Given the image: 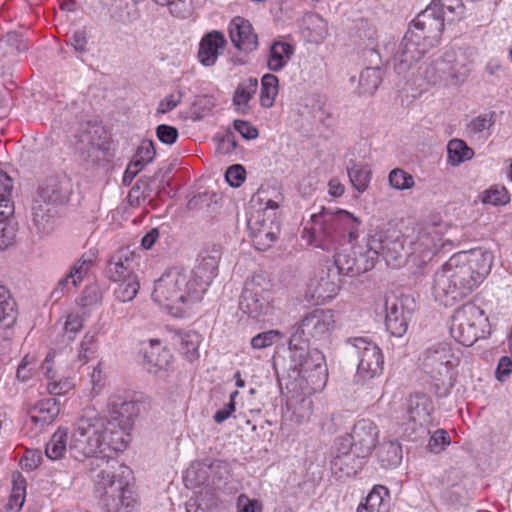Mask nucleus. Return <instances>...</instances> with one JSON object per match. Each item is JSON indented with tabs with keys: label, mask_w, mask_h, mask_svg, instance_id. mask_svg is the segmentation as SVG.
Returning <instances> with one entry per match:
<instances>
[{
	"label": "nucleus",
	"mask_w": 512,
	"mask_h": 512,
	"mask_svg": "<svg viewBox=\"0 0 512 512\" xmlns=\"http://www.w3.org/2000/svg\"><path fill=\"white\" fill-rule=\"evenodd\" d=\"M492 259L490 252L480 249L451 256L434 274L435 300L448 307L470 295L489 274Z\"/></svg>",
	"instance_id": "f257e3e1"
},
{
	"label": "nucleus",
	"mask_w": 512,
	"mask_h": 512,
	"mask_svg": "<svg viewBox=\"0 0 512 512\" xmlns=\"http://www.w3.org/2000/svg\"><path fill=\"white\" fill-rule=\"evenodd\" d=\"M413 23V28L405 33L393 55L394 69L398 74L409 71L437 45L444 29V19L431 7L418 14Z\"/></svg>",
	"instance_id": "f03ea898"
},
{
	"label": "nucleus",
	"mask_w": 512,
	"mask_h": 512,
	"mask_svg": "<svg viewBox=\"0 0 512 512\" xmlns=\"http://www.w3.org/2000/svg\"><path fill=\"white\" fill-rule=\"evenodd\" d=\"M101 463H97L100 470L92 475L101 506L106 512H132L136 499L125 479L129 468L118 460H102Z\"/></svg>",
	"instance_id": "7ed1b4c3"
},
{
	"label": "nucleus",
	"mask_w": 512,
	"mask_h": 512,
	"mask_svg": "<svg viewBox=\"0 0 512 512\" xmlns=\"http://www.w3.org/2000/svg\"><path fill=\"white\" fill-rule=\"evenodd\" d=\"M311 221L313 242L325 251L336 249L346 239L348 242L356 240L362 224L358 217L347 210L324 207L311 215Z\"/></svg>",
	"instance_id": "20e7f679"
},
{
	"label": "nucleus",
	"mask_w": 512,
	"mask_h": 512,
	"mask_svg": "<svg viewBox=\"0 0 512 512\" xmlns=\"http://www.w3.org/2000/svg\"><path fill=\"white\" fill-rule=\"evenodd\" d=\"M106 437L104 419L98 416L81 418L77 421L70 437L69 451L76 460L94 457L91 462V472L96 474L100 468L97 463L101 461L116 460L106 453Z\"/></svg>",
	"instance_id": "39448f33"
},
{
	"label": "nucleus",
	"mask_w": 512,
	"mask_h": 512,
	"mask_svg": "<svg viewBox=\"0 0 512 512\" xmlns=\"http://www.w3.org/2000/svg\"><path fill=\"white\" fill-rule=\"evenodd\" d=\"M152 299L176 317L182 316L186 307L198 302L193 298L187 270L182 268L169 269L155 281Z\"/></svg>",
	"instance_id": "423d86ee"
},
{
	"label": "nucleus",
	"mask_w": 512,
	"mask_h": 512,
	"mask_svg": "<svg viewBox=\"0 0 512 512\" xmlns=\"http://www.w3.org/2000/svg\"><path fill=\"white\" fill-rule=\"evenodd\" d=\"M459 359L450 344L439 342L429 346L422 355L421 368L439 389L440 385L451 386L452 370L458 365Z\"/></svg>",
	"instance_id": "0eeeda50"
},
{
	"label": "nucleus",
	"mask_w": 512,
	"mask_h": 512,
	"mask_svg": "<svg viewBox=\"0 0 512 512\" xmlns=\"http://www.w3.org/2000/svg\"><path fill=\"white\" fill-rule=\"evenodd\" d=\"M488 319L484 311L473 303L457 309L452 318L451 334L464 346L473 345L484 334Z\"/></svg>",
	"instance_id": "6e6552de"
},
{
	"label": "nucleus",
	"mask_w": 512,
	"mask_h": 512,
	"mask_svg": "<svg viewBox=\"0 0 512 512\" xmlns=\"http://www.w3.org/2000/svg\"><path fill=\"white\" fill-rule=\"evenodd\" d=\"M335 328L333 311L329 309H315L307 313L301 321L291 328L290 339L295 343H308L309 339L325 340Z\"/></svg>",
	"instance_id": "1a4fd4ad"
},
{
	"label": "nucleus",
	"mask_w": 512,
	"mask_h": 512,
	"mask_svg": "<svg viewBox=\"0 0 512 512\" xmlns=\"http://www.w3.org/2000/svg\"><path fill=\"white\" fill-rule=\"evenodd\" d=\"M290 362L299 376L310 379L313 384L324 382L327 377L325 357L318 349H309L308 343H295L289 340Z\"/></svg>",
	"instance_id": "9d476101"
},
{
	"label": "nucleus",
	"mask_w": 512,
	"mask_h": 512,
	"mask_svg": "<svg viewBox=\"0 0 512 512\" xmlns=\"http://www.w3.org/2000/svg\"><path fill=\"white\" fill-rule=\"evenodd\" d=\"M371 245L392 268L401 267L411 258L407 235L394 229L375 231L371 234Z\"/></svg>",
	"instance_id": "9b49d317"
},
{
	"label": "nucleus",
	"mask_w": 512,
	"mask_h": 512,
	"mask_svg": "<svg viewBox=\"0 0 512 512\" xmlns=\"http://www.w3.org/2000/svg\"><path fill=\"white\" fill-rule=\"evenodd\" d=\"M358 357L355 381L365 384L367 381L381 375L383 371V354L381 349L366 338L357 337L348 341Z\"/></svg>",
	"instance_id": "f8f14e48"
},
{
	"label": "nucleus",
	"mask_w": 512,
	"mask_h": 512,
	"mask_svg": "<svg viewBox=\"0 0 512 512\" xmlns=\"http://www.w3.org/2000/svg\"><path fill=\"white\" fill-rule=\"evenodd\" d=\"M75 138V151L83 161L94 164L105 157L109 147L100 125L91 122L81 125Z\"/></svg>",
	"instance_id": "ddd939ff"
},
{
	"label": "nucleus",
	"mask_w": 512,
	"mask_h": 512,
	"mask_svg": "<svg viewBox=\"0 0 512 512\" xmlns=\"http://www.w3.org/2000/svg\"><path fill=\"white\" fill-rule=\"evenodd\" d=\"M262 280L260 277H254L246 281L240 297V310L252 318L270 315L274 310L272 294L261 285Z\"/></svg>",
	"instance_id": "4468645a"
},
{
	"label": "nucleus",
	"mask_w": 512,
	"mask_h": 512,
	"mask_svg": "<svg viewBox=\"0 0 512 512\" xmlns=\"http://www.w3.org/2000/svg\"><path fill=\"white\" fill-rule=\"evenodd\" d=\"M411 258L416 265L426 263L442 246V236L434 225L413 229L407 234Z\"/></svg>",
	"instance_id": "2eb2a0df"
},
{
	"label": "nucleus",
	"mask_w": 512,
	"mask_h": 512,
	"mask_svg": "<svg viewBox=\"0 0 512 512\" xmlns=\"http://www.w3.org/2000/svg\"><path fill=\"white\" fill-rule=\"evenodd\" d=\"M379 438V429L370 419L358 420L351 433L339 439L340 445L349 448L358 458L370 456L376 447Z\"/></svg>",
	"instance_id": "dca6fc26"
},
{
	"label": "nucleus",
	"mask_w": 512,
	"mask_h": 512,
	"mask_svg": "<svg viewBox=\"0 0 512 512\" xmlns=\"http://www.w3.org/2000/svg\"><path fill=\"white\" fill-rule=\"evenodd\" d=\"M219 258L216 255L203 256L191 271L189 275V286L193 292V298L199 301L202 295L217 275Z\"/></svg>",
	"instance_id": "f3484780"
},
{
	"label": "nucleus",
	"mask_w": 512,
	"mask_h": 512,
	"mask_svg": "<svg viewBox=\"0 0 512 512\" xmlns=\"http://www.w3.org/2000/svg\"><path fill=\"white\" fill-rule=\"evenodd\" d=\"M219 258L216 255L203 256L191 271L189 275V286L193 292V298L199 301L202 295L217 275Z\"/></svg>",
	"instance_id": "a211bd4d"
},
{
	"label": "nucleus",
	"mask_w": 512,
	"mask_h": 512,
	"mask_svg": "<svg viewBox=\"0 0 512 512\" xmlns=\"http://www.w3.org/2000/svg\"><path fill=\"white\" fill-rule=\"evenodd\" d=\"M408 301V298L386 299L385 325L392 336L402 337L407 332L411 318V311L405 305Z\"/></svg>",
	"instance_id": "6ab92c4d"
},
{
	"label": "nucleus",
	"mask_w": 512,
	"mask_h": 512,
	"mask_svg": "<svg viewBox=\"0 0 512 512\" xmlns=\"http://www.w3.org/2000/svg\"><path fill=\"white\" fill-rule=\"evenodd\" d=\"M108 405L110 407L111 420L129 424L131 427H133V422L141 411L140 402L133 400L124 391L113 393L109 398Z\"/></svg>",
	"instance_id": "aec40b11"
},
{
	"label": "nucleus",
	"mask_w": 512,
	"mask_h": 512,
	"mask_svg": "<svg viewBox=\"0 0 512 512\" xmlns=\"http://www.w3.org/2000/svg\"><path fill=\"white\" fill-rule=\"evenodd\" d=\"M228 32L232 44L238 50L250 53L257 49L258 37L248 20L242 17L233 18L229 23Z\"/></svg>",
	"instance_id": "412c9836"
},
{
	"label": "nucleus",
	"mask_w": 512,
	"mask_h": 512,
	"mask_svg": "<svg viewBox=\"0 0 512 512\" xmlns=\"http://www.w3.org/2000/svg\"><path fill=\"white\" fill-rule=\"evenodd\" d=\"M226 45L227 40L222 32L212 30L206 33L199 42L198 61L205 67L215 65Z\"/></svg>",
	"instance_id": "4be33fe9"
},
{
	"label": "nucleus",
	"mask_w": 512,
	"mask_h": 512,
	"mask_svg": "<svg viewBox=\"0 0 512 512\" xmlns=\"http://www.w3.org/2000/svg\"><path fill=\"white\" fill-rule=\"evenodd\" d=\"M105 437H106V453L113 454L124 451L130 441V431L132 429L129 424L119 423L115 420L106 421L104 419Z\"/></svg>",
	"instance_id": "5701e85b"
},
{
	"label": "nucleus",
	"mask_w": 512,
	"mask_h": 512,
	"mask_svg": "<svg viewBox=\"0 0 512 512\" xmlns=\"http://www.w3.org/2000/svg\"><path fill=\"white\" fill-rule=\"evenodd\" d=\"M106 275L113 282L137 276L135 274V258L128 250H120L114 254L107 265Z\"/></svg>",
	"instance_id": "b1692460"
},
{
	"label": "nucleus",
	"mask_w": 512,
	"mask_h": 512,
	"mask_svg": "<svg viewBox=\"0 0 512 512\" xmlns=\"http://www.w3.org/2000/svg\"><path fill=\"white\" fill-rule=\"evenodd\" d=\"M107 10L112 20L131 24L135 22L140 14L134 0H97Z\"/></svg>",
	"instance_id": "393cba45"
},
{
	"label": "nucleus",
	"mask_w": 512,
	"mask_h": 512,
	"mask_svg": "<svg viewBox=\"0 0 512 512\" xmlns=\"http://www.w3.org/2000/svg\"><path fill=\"white\" fill-rule=\"evenodd\" d=\"M261 212L257 211L256 214L248 219V228L251 231L253 242L258 250H265L269 248L276 240L277 233L273 231L271 225H268L265 219L261 218ZM272 224V221H270Z\"/></svg>",
	"instance_id": "a878e982"
},
{
	"label": "nucleus",
	"mask_w": 512,
	"mask_h": 512,
	"mask_svg": "<svg viewBox=\"0 0 512 512\" xmlns=\"http://www.w3.org/2000/svg\"><path fill=\"white\" fill-rule=\"evenodd\" d=\"M361 458L338 442L337 454L331 461V470L338 478L350 477L361 467Z\"/></svg>",
	"instance_id": "bb28decb"
},
{
	"label": "nucleus",
	"mask_w": 512,
	"mask_h": 512,
	"mask_svg": "<svg viewBox=\"0 0 512 512\" xmlns=\"http://www.w3.org/2000/svg\"><path fill=\"white\" fill-rule=\"evenodd\" d=\"M56 204L40 199L35 195L32 202V221L40 234H48L52 230Z\"/></svg>",
	"instance_id": "cd10ccee"
},
{
	"label": "nucleus",
	"mask_w": 512,
	"mask_h": 512,
	"mask_svg": "<svg viewBox=\"0 0 512 512\" xmlns=\"http://www.w3.org/2000/svg\"><path fill=\"white\" fill-rule=\"evenodd\" d=\"M68 181L64 176H52L45 179L38 187L36 195L40 199L58 204L62 202L68 191Z\"/></svg>",
	"instance_id": "c85d7f7f"
},
{
	"label": "nucleus",
	"mask_w": 512,
	"mask_h": 512,
	"mask_svg": "<svg viewBox=\"0 0 512 512\" xmlns=\"http://www.w3.org/2000/svg\"><path fill=\"white\" fill-rule=\"evenodd\" d=\"M302 34L308 42L320 44L328 35V24L318 14H306L303 17Z\"/></svg>",
	"instance_id": "c756f323"
},
{
	"label": "nucleus",
	"mask_w": 512,
	"mask_h": 512,
	"mask_svg": "<svg viewBox=\"0 0 512 512\" xmlns=\"http://www.w3.org/2000/svg\"><path fill=\"white\" fill-rule=\"evenodd\" d=\"M92 265L91 259L81 258L71 269L70 273L62 278L57 287L53 290L52 296L58 299L64 290H69V285L72 288H76L82 281L83 277L87 274L89 268Z\"/></svg>",
	"instance_id": "7c9ffc66"
},
{
	"label": "nucleus",
	"mask_w": 512,
	"mask_h": 512,
	"mask_svg": "<svg viewBox=\"0 0 512 512\" xmlns=\"http://www.w3.org/2000/svg\"><path fill=\"white\" fill-rule=\"evenodd\" d=\"M455 61V52L447 51L441 58L435 60L423 71L424 78L433 84L438 82L446 81L450 82L448 64Z\"/></svg>",
	"instance_id": "2f4dec72"
},
{
	"label": "nucleus",
	"mask_w": 512,
	"mask_h": 512,
	"mask_svg": "<svg viewBox=\"0 0 512 512\" xmlns=\"http://www.w3.org/2000/svg\"><path fill=\"white\" fill-rule=\"evenodd\" d=\"M294 54V48L287 42L275 41L268 55L267 66L269 70L278 72L290 61Z\"/></svg>",
	"instance_id": "473e14b6"
},
{
	"label": "nucleus",
	"mask_w": 512,
	"mask_h": 512,
	"mask_svg": "<svg viewBox=\"0 0 512 512\" xmlns=\"http://www.w3.org/2000/svg\"><path fill=\"white\" fill-rule=\"evenodd\" d=\"M432 409L431 400L424 394H415L409 399L407 411L410 420L415 423L422 425L428 422Z\"/></svg>",
	"instance_id": "72a5a7b5"
},
{
	"label": "nucleus",
	"mask_w": 512,
	"mask_h": 512,
	"mask_svg": "<svg viewBox=\"0 0 512 512\" xmlns=\"http://www.w3.org/2000/svg\"><path fill=\"white\" fill-rule=\"evenodd\" d=\"M378 462L382 468H395L402 460V448L397 441L385 440L377 449Z\"/></svg>",
	"instance_id": "f704fd0d"
},
{
	"label": "nucleus",
	"mask_w": 512,
	"mask_h": 512,
	"mask_svg": "<svg viewBox=\"0 0 512 512\" xmlns=\"http://www.w3.org/2000/svg\"><path fill=\"white\" fill-rule=\"evenodd\" d=\"M60 412L59 404L55 398L39 401L30 411L31 420L40 425L51 423Z\"/></svg>",
	"instance_id": "c9c22d12"
},
{
	"label": "nucleus",
	"mask_w": 512,
	"mask_h": 512,
	"mask_svg": "<svg viewBox=\"0 0 512 512\" xmlns=\"http://www.w3.org/2000/svg\"><path fill=\"white\" fill-rule=\"evenodd\" d=\"M389 491L382 485L375 486L368 494L366 502L360 505L357 512H388Z\"/></svg>",
	"instance_id": "e433bc0d"
},
{
	"label": "nucleus",
	"mask_w": 512,
	"mask_h": 512,
	"mask_svg": "<svg viewBox=\"0 0 512 512\" xmlns=\"http://www.w3.org/2000/svg\"><path fill=\"white\" fill-rule=\"evenodd\" d=\"M99 349L98 332L88 331L83 336L75 357V362L79 366L87 364L90 360L95 358Z\"/></svg>",
	"instance_id": "4c0bfd02"
},
{
	"label": "nucleus",
	"mask_w": 512,
	"mask_h": 512,
	"mask_svg": "<svg viewBox=\"0 0 512 512\" xmlns=\"http://www.w3.org/2000/svg\"><path fill=\"white\" fill-rule=\"evenodd\" d=\"M356 253V267H354V276L371 270L378 260V250L371 245V235L368 238L366 248H358Z\"/></svg>",
	"instance_id": "58836bf2"
},
{
	"label": "nucleus",
	"mask_w": 512,
	"mask_h": 512,
	"mask_svg": "<svg viewBox=\"0 0 512 512\" xmlns=\"http://www.w3.org/2000/svg\"><path fill=\"white\" fill-rule=\"evenodd\" d=\"M347 172L352 186L360 193L367 190L371 181V170L362 163L351 161L347 166Z\"/></svg>",
	"instance_id": "ea45409f"
},
{
	"label": "nucleus",
	"mask_w": 512,
	"mask_h": 512,
	"mask_svg": "<svg viewBox=\"0 0 512 512\" xmlns=\"http://www.w3.org/2000/svg\"><path fill=\"white\" fill-rule=\"evenodd\" d=\"M257 88L258 81L256 78H248L239 83L233 96V103L238 111L246 112L248 103L256 93Z\"/></svg>",
	"instance_id": "a19ab883"
},
{
	"label": "nucleus",
	"mask_w": 512,
	"mask_h": 512,
	"mask_svg": "<svg viewBox=\"0 0 512 512\" xmlns=\"http://www.w3.org/2000/svg\"><path fill=\"white\" fill-rule=\"evenodd\" d=\"M179 343V350L189 360L198 358V348L201 342V336L195 331L181 332L176 335Z\"/></svg>",
	"instance_id": "79ce46f5"
},
{
	"label": "nucleus",
	"mask_w": 512,
	"mask_h": 512,
	"mask_svg": "<svg viewBox=\"0 0 512 512\" xmlns=\"http://www.w3.org/2000/svg\"><path fill=\"white\" fill-rule=\"evenodd\" d=\"M448 163L452 166H458L461 163L470 160L474 156V151L461 139H452L447 145Z\"/></svg>",
	"instance_id": "37998d69"
},
{
	"label": "nucleus",
	"mask_w": 512,
	"mask_h": 512,
	"mask_svg": "<svg viewBox=\"0 0 512 512\" xmlns=\"http://www.w3.org/2000/svg\"><path fill=\"white\" fill-rule=\"evenodd\" d=\"M27 49L26 41L17 32H9L0 37V58L14 56Z\"/></svg>",
	"instance_id": "c03bdc74"
},
{
	"label": "nucleus",
	"mask_w": 512,
	"mask_h": 512,
	"mask_svg": "<svg viewBox=\"0 0 512 512\" xmlns=\"http://www.w3.org/2000/svg\"><path fill=\"white\" fill-rule=\"evenodd\" d=\"M382 82V75L379 67L365 68L359 77V94L372 95Z\"/></svg>",
	"instance_id": "a18cd8bd"
},
{
	"label": "nucleus",
	"mask_w": 512,
	"mask_h": 512,
	"mask_svg": "<svg viewBox=\"0 0 512 512\" xmlns=\"http://www.w3.org/2000/svg\"><path fill=\"white\" fill-rule=\"evenodd\" d=\"M495 124V114L487 113L472 119L467 125V131L472 137L487 139Z\"/></svg>",
	"instance_id": "49530a36"
},
{
	"label": "nucleus",
	"mask_w": 512,
	"mask_h": 512,
	"mask_svg": "<svg viewBox=\"0 0 512 512\" xmlns=\"http://www.w3.org/2000/svg\"><path fill=\"white\" fill-rule=\"evenodd\" d=\"M26 497V480L20 474L13 475V488L9 497L6 509L19 512L25 502Z\"/></svg>",
	"instance_id": "de8ad7c7"
},
{
	"label": "nucleus",
	"mask_w": 512,
	"mask_h": 512,
	"mask_svg": "<svg viewBox=\"0 0 512 512\" xmlns=\"http://www.w3.org/2000/svg\"><path fill=\"white\" fill-rule=\"evenodd\" d=\"M67 431L58 429L46 444L45 454L51 460L61 459L67 450Z\"/></svg>",
	"instance_id": "09e8293b"
},
{
	"label": "nucleus",
	"mask_w": 512,
	"mask_h": 512,
	"mask_svg": "<svg viewBox=\"0 0 512 512\" xmlns=\"http://www.w3.org/2000/svg\"><path fill=\"white\" fill-rule=\"evenodd\" d=\"M16 320L15 301L9 291L0 285V324L10 327Z\"/></svg>",
	"instance_id": "8fccbe9b"
},
{
	"label": "nucleus",
	"mask_w": 512,
	"mask_h": 512,
	"mask_svg": "<svg viewBox=\"0 0 512 512\" xmlns=\"http://www.w3.org/2000/svg\"><path fill=\"white\" fill-rule=\"evenodd\" d=\"M278 78L273 74H265L261 79L260 104L264 108L273 106L278 94Z\"/></svg>",
	"instance_id": "3c124183"
},
{
	"label": "nucleus",
	"mask_w": 512,
	"mask_h": 512,
	"mask_svg": "<svg viewBox=\"0 0 512 512\" xmlns=\"http://www.w3.org/2000/svg\"><path fill=\"white\" fill-rule=\"evenodd\" d=\"M356 249H344L334 256V266L339 275L354 277V267H356Z\"/></svg>",
	"instance_id": "603ef678"
},
{
	"label": "nucleus",
	"mask_w": 512,
	"mask_h": 512,
	"mask_svg": "<svg viewBox=\"0 0 512 512\" xmlns=\"http://www.w3.org/2000/svg\"><path fill=\"white\" fill-rule=\"evenodd\" d=\"M114 290L116 299L122 303L132 301L138 294L140 283L137 276H130L127 279H121Z\"/></svg>",
	"instance_id": "864d4df0"
},
{
	"label": "nucleus",
	"mask_w": 512,
	"mask_h": 512,
	"mask_svg": "<svg viewBox=\"0 0 512 512\" xmlns=\"http://www.w3.org/2000/svg\"><path fill=\"white\" fill-rule=\"evenodd\" d=\"M158 348L151 347V350L146 352L145 359L149 364H151V368L149 371L152 373H157L159 370L167 369L171 361V354L168 350L162 349L161 352H157Z\"/></svg>",
	"instance_id": "5fc2aeb1"
},
{
	"label": "nucleus",
	"mask_w": 512,
	"mask_h": 512,
	"mask_svg": "<svg viewBox=\"0 0 512 512\" xmlns=\"http://www.w3.org/2000/svg\"><path fill=\"white\" fill-rule=\"evenodd\" d=\"M292 419L297 424L309 421L313 414V401L310 397H302L295 403L291 404Z\"/></svg>",
	"instance_id": "6e6d98bb"
},
{
	"label": "nucleus",
	"mask_w": 512,
	"mask_h": 512,
	"mask_svg": "<svg viewBox=\"0 0 512 512\" xmlns=\"http://www.w3.org/2000/svg\"><path fill=\"white\" fill-rule=\"evenodd\" d=\"M450 83L457 84L463 82L469 75L470 67L463 54L457 56L455 61L448 64Z\"/></svg>",
	"instance_id": "4d7b16f0"
},
{
	"label": "nucleus",
	"mask_w": 512,
	"mask_h": 512,
	"mask_svg": "<svg viewBox=\"0 0 512 512\" xmlns=\"http://www.w3.org/2000/svg\"><path fill=\"white\" fill-rule=\"evenodd\" d=\"M389 184L396 190H408L415 186L414 177L401 168L390 171L388 176Z\"/></svg>",
	"instance_id": "13d9d810"
},
{
	"label": "nucleus",
	"mask_w": 512,
	"mask_h": 512,
	"mask_svg": "<svg viewBox=\"0 0 512 512\" xmlns=\"http://www.w3.org/2000/svg\"><path fill=\"white\" fill-rule=\"evenodd\" d=\"M481 201L494 206L505 205L510 201V196L505 187L495 185L481 194Z\"/></svg>",
	"instance_id": "bf43d9fd"
},
{
	"label": "nucleus",
	"mask_w": 512,
	"mask_h": 512,
	"mask_svg": "<svg viewBox=\"0 0 512 512\" xmlns=\"http://www.w3.org/2000/svg\"><path fill=\"white\" fill-rule=\"evenodd\" d=\"M282 338V334L278 330H268L257 334L251 339L253 349H265L277 343Z\"/></svg>",
	"instance_id": "052dcab7"
},
{
	"label": "nucleus",
	"mask_w": 512,
	"mask_h": 512,
	"mask_svg": "<svg viewBox=\"0 0 512 512\" xmlns=\"http://www.w3.org/2000/svg\"><path fill=\"white\" fill-rule=\"evenodd\" d=\"M272 192L275 194L274 198L269 197L270 191L268 188L261 187L253 195L252 202L258 203L260 206H263V210L277 209L279 206V200L281 199V195L274 190Z\"/></svg>",
	"instance_id": "680f3d73"
},
{
	"label": "nucleus",
	"mask_w": 512,
	"mask_h": 512,
	"mask_svg": "<svg viewBox=\"0 0 512 512\" xmlns=\"http://www.w3.org/2000/svg\"><path fill=\"white\" fill-rule=\"evenodd\" d=\"M337 288V284L334 281L321 278L315 285L313 297L318 301L331 299L336 294Z\"/></svg>",
	"instance_id": "e2e57ef3"
},
{
	"label": "nucleus",
	"mask_w": 512,
	"mask_h": 512,
	"mask_svg": "<svg viewBox=\"0 0 512 512\" xmlns=\"http://www.w3.org/2000/svg\"><path fill=\"white\" fill-rule=\"evenodd\" d=\"M155 155L154 143L151 140H143L137 148L134 160L139 161L145 167L154 159Z\"/></svg>",
	"instance_id": "0e129e2a"
},
{
	"label": "nucleus",
	"mask_w": 512,
	"mask_h": 512,
	"mask_svg": "<svg viewBox=\"0 0 512 512\" xmlns=\"http://www.w3.org/2000/svg\"><path fill=\"white\" fill-rule=\"evenodd\" d=\"M16 239V227L8 220H0V249L12 245Z\"/></svg>",
	"instance_id": "69168bd1"
},
{
	"label": "nucleus",
	"mask_w": 512,
	"mask_h": 512,
	"mask_svg": "<svg viewBox=\"0 0 512 512\" xmlns=\"http://www.w3.org/2000/svg\"><path fill=\"white\" fill-rule=\"evenodd\" d=\"M450 444V437L443 429L436 430L430 437L428 449L433 453H440Z\"/></svg>",
	"instance_id": "338daca9"
},
{
	"label": "nucleus",
	"mask_w": 512,
	"mask_h": 512,
	"mask_svg": "<svg viewBox=\"0 0 512 512\" xmlns=\"http://www.w3.org/2000/svg\"><path fill=\"white\" fill-rule=\"evenodd\" d=\"M83 328V319L80 315L70 313L63 325L65 335L69 340H74L76 334Z\"/></svg>",
	"instance_id": "774afa93"
}]
</instances>
